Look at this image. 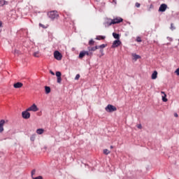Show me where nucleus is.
<instances>
[{
  "label": "nucleus",
  "mask_w": 179,
  "mask_h": 179,
  "mask_svg": "<svg viewBox=\"0 0 179 179\" xmlns=\"http://www.w3.org/2000/svg\"><path fill=\"white\" fill-rule=\"evenodd\" d=\"M3 125H5V120H0V133L2 134V131H3Z\"/></svg>",
  "instance_id": "9"
},
{
  "label": "nucleus",
  "mask_w": 179,
  "mask_h": 179,
  "mask_svg": "<svg viewBox=\"0 0 179 179\" xmlns=\"http://www.w3.org/2000/svg\"><path fill=\"white\" fill-rule=\"evenodd\" d=\"M104 24H105L106 27H108L109 26H111V24H113L111 23V21L110 22L108 21V22H105Z\"/></svg>",
  "instance_id": "21"
},
{
  "label": "nucleus",
  "mask_w": 179,
  "mask_h": 179,
  "mask_svg": "<svg viewBox=\"0 0 179 179\" xmlns=\"http://www.w3.org/2000/svg\"><path fill=\"white\" fill-rule=\"evenodd\" d=\"M34 57H36V58H38V57H40V52L36 51V52H34Z\"/></svg>",
  "instance_id": "22"
},
{
  "label": "nucleus",
  "mask_w": 179,
  "mask_h": 179,
  "mask_svg": "<svg viewBox=\"0 0 179 179\" xmlns=\"http://www.w3.org/2000/svg\"><path fill=\"white\" fill-rule=\"evenodd\" d=\"M103 154L104 155H110V150H108V149L103 150Z\"/></svg>",
  "instance_id": "27"
},
{
  "label": "nucleus",
  "mask_w": 179,
  "mask_h": 179,
  "mask_svg": "<svg viewBox=\"0 0 179 179\" xmlns=\"http://www.w3.org/2000/svg\"><path fill=\"white\" fill-rule=\"evenodd\" d=\"M119 45H121V41L120 40H115L112 45L113 48H115L117 47H119Z\"/></svg>",
  "instance_id": "8"
},
{
  "label": "nucleus",
  "mask_w": 179,
  "mask_h": 179,
  "mask_svg": "<svg viewBox=\"0 0 179 179\" xmlns=\"http://www.w3.org/2000/svg\"><path fill=\"white\" fill-rule=\"evenodd\" d=\"M88 50L90 52H93V51H96V50H99V47L97 45L92 48L89 47Z\"/></svg>",
  "instance_id": "12"
},
{
  "label": "nucleus",
  "mask_w": 179,
  "mask_h": 179,
  "mask_svg": "<svg viewBox=\"0 0 179 179\" xmlns=\"http://www.w3.org/2000/svg\"><path fill=\"white\" fill-rule=\"evenodd\" d=\"M79 78H80V75L77 74V75L76 76L75 80H78L79 79Z\"/></svg>",
  "instance_id": "34"
},
{
  "label": "nucleus",
  "mask_w": 179,
  "mask_h": 179,
  "mask_svg": "<svg viewBox=\"0 0 179 179\" xmlns=\"http://www.w3.org/2000/svg\"><path fill=\"white\" fill-rule=\"evenodd\" d=\"M138 128L139 129H141L142 128V125H141V124H138Z\"/></svg>",
  "instance_id": "39"
},
{
  "label": "nucleus",
  "mask_w": 179,
  "mask_h": 179,
  "mask_svg": "<svg viewBox=\"0 0 179 179\" xmlns=\"http://www.w3.org/2000/svg\"><path fill=\"white\" fill-rule=\"evenodd\" d=\"M48 16L51 19V20H55V19H58L59 17V14L57 10H53L48 13Z\"/></svg>",
  "instance_id": "1"
},
{
  "label": "nucleus",
  "mask_w": 179,
  "mask_h": 179,
  "mask_svg": "<svg viewBox=\"0 0 179 179\" xmlns=\"http://www.w3.org/2000/svg\"><path fill=\"white\" fill-rule=\"evenodd\" d=\"M23 86V83H17L13 85L15 89H20Z\"/></svg>",
  "instance_id": "10"
},
{
  "label": "nucleus",
  "mask_w": 179,
  "mask_h": 179,
  "mask_svg": "<svg viewBox=\"0 0 179 179\" xmlns=\"http://www.w3.org/2000/svg\"><path fill=\"white\" fill-rule=\"evenodd\" d=\"M61 75H62V73H61L60 71H57V72H56V76H57V78H61Z\"/></svg>",
  "instance_id": "30"
},
{
  "label": "nucleus",
  "mask_w": 179,
  "mask_h": 179,
  "mask_svg": "<svg viewBox=\"0 0 179 179\" xmlns=\"http://www.w3.org/2000/svg\"><path fill=\"white\" fill-rule=\"evenodd\" d=\"M98 48H106L107 47V45L106 44H102L101 45H97Z\"/></svg>",
  "instance_id": "26"
},
{
  "label": "nucleus",
  "mask_w": 179,
  "mask_h": 179,
  "mask_svg": "<svg viewBox=\"0 0 179 179\" xmlns=\"http://www.w3.org/2000/svg\"><path fill=\"white\" fill-rule=\"evenodd\" d=\"M100 52H103V50L101 49Z\"/></svg>",
  "instance_id": "44"
},
{
  "label": "nucleus",
  "mask_w": 179,
  "mask_h": 179,
  "mask_svg": "<svg viewBox=\"0 0 179 179\" xmlns=\"http://www.w3.org/2000/svg\"><path fill=\"white\" fill-rule=\"evenodd\" d=\"M14 55H19L20 54V51L17 50H15L13 52Z\"/></svg>",
  "instance_id": "24"
},
{
  "label": "nucleus",
  "mask_w": 179,
  "mask_h": 179,
  "mask_svg": "<svg viewBox=\"0 0 179 179\" xmlns=\"http://www.w3.org/2000/svg\"><path fill=\"white\" fill-rule=\"evenodd\" d=\"M85 55H86L85 51H82L80 52L78 57L80 58V59H82V58H83Z\"/></svg>",
  "instance_id": "18"
},
{
  "label": "nucleus",
  "mask_w": 179,
  "mask_h": 179,
  "mask_svg": "<svg viewBox=\"0 0 179 179\" xmlns=\"http://www.w3.org/2000/svg\"><path fill=\"white\" fill-rule=\"evenodd\" d=\"M45 92L46 94H49V93H51V88L48 86L45 87Z\"/></svg>",
  "instance_id": "13"
},
{
  "label": "nucleus",
  "mask_w": 179,
  "mask_h": 179,
  "mask_svg": "<svg viewBox=\"0 0 179 179\" xmlns=\"http://www.w3.org/2000/svg\"><path fill=\"white\" fill-rule=\"evenodd\" d=\"M162 95V101H164V103H166V101H168V99L166 98L167 96V95L166 94V93L164 92H161Z\"/></svg>",
  "instance_id": "11"
},
{
  "label": "nucleus",
  "mask_w": 179,
  "mask_h": 179,
  "mask_svg": "<svg viewBox=\"0 0 179 179\" xmlns=\"http://www.w3.org/2000/svg\"><path fill=\"white\" fill-rule=\"evenodd\" d=\"M36 134H38V135H43V134H44V129H38L36 130Z\"/></svg>",
  "instance_id": "15"
},
{
  "label": "nucleus",
  "mask_w": 179,
  "mask_h": 179,
  "mask_svg": "<svg viewBox=\"0 0 179 179\" xmlns=\"http://www.w3.org/2000/svg\"><path fill=\"white\" fill-rule=\"evenodd\" d=\"M175 73H176V75L178 76H179V68H178L176 71H175Z\"/></svg>",
  "instance_id": "33"
},
{
  "label": "nucleus",
  "mask_w": 179,
  "mask_h": 179,
  "mask_svg": "<svg viewBox=\"0 0 179 179\" xmlns=\"http://www.w3.org/2000/svg\"><path fill=\"white\" fill-rule=\"evenodd\" d=\"M124 20L121 17H116L113 20H111V23H113V24H117L118 23H121V22H122Z\"/></svg>",
  "instance_id": "6"
},
{
  "label": "nucleus",
  "mask_w": 179,
  "mask_h": 179,
  "mask_svg": "<svg viewBox=\"0 0 179 179\" xmlns=\"http://www.w3.org/2000/svg\"><path fill=\"white\" fill-rule=\"evenodd\" d=\"M166 9H167V4L162 3L159 6V12H166Z\"/></svg>",
  "instance_id": "7"
},
{
  "label": "nucleus",
  "mask_w": 179,
  "mask_h": 179,
  "mask_svg": "<svg viewBox=\"0 0 179 179\" xmlns=\"http://www.w3.org/2000/svg\"><path fill=\"white\" fill-rule=\"evenodd\" d=\"M166 38L167 40H169V41H173V38H170L168 36Z\"/></svg>",
  "instance_id": "38"
},
{
  "label": "nucleus",
  "mask_w": 179,
  "mask_h": 179,
  "mask_svg": "<svg viewBox=\"0 0 179 179\" xmlns=\"http://www.w3.org/2000/svg\"><path fill=\"white\" fill-rule=\"evenodd\" d=\"M50 73H51L52 75H55V73H54V72H52V71H50Z\"/></svg>",
  "instance_id": "42"
},
{
  "label": "nucleus",
  "mask_w": 179,
  "mask_h": 179,
  "mask_svg": "<svg viewBox=\"0 0 179 179\" xmlns=\"http://www.w3.org/2000/svg\"><path fill=\"white\" fill-rule=\"evenodd\" d=\"M171 30L173 31V30H176V27H174V24L171 23Z\"/></svg>",
  "instance_id": "28"
},
{
  "label": "nucleus",
  "mask_w": 179,
  "mask_h": 179,
  "mask_svg": "<svg viewBox=\"0 0 179 179\" xmlns=\"http://www.w3.org/2000/svg\"><path fill=\"white\" fill-rule=\"evenodd\" d=\"M35 140H36V134L31 135L30 137V141H31V142H34Z\"/></svg>",
  "instance_id": "23"
},
{
  "label": "nucleus",
  "mask_w": 179,
  "mask_h": 179,
  "mask_svg": "<svg viewBox=\"0 0 179 179\" xmlns=\"http://www.w3.org/2000/svg\"><path fill=\"white\" fill-rule=\"evenodd\" d=\"M133 59L137 61V59H139L141 57L138 55L136 54H132Z\"/></svg>",
  "instance_id": "16"
},
{
  "label": "nucleus",
  "mask_w": 179,
  "mask_h": 179,
  "mask_svg": "<svg viewBox=\"0 0 179 179\" xmlns=\"http://www.w3.org/2000/svg\"><path fill=\"white\" fill-rule=\"evenodd\" d=\"M178 41H179V39H178Z\"/></svg>",
  "instance_id": "47"
},
{
  "label": "nucleus",
  "mask_w": 179,
  "mask_h": 179,
  "mask_svg": "<svg viewBox=\"0 0 179 179\" xmlns=\"http://www.w3.org/2000/svg\"><path fill=\"white\" fill-rule=\"evenodd\" d=\"M22 117L24 120H29L30 118V113L27 109L25 111L22 112Z\"/></svg>",
  "instance_id": "4"
},
{
  "label": "nucleus",
  "mask_w": 179,
  "mask_h": 179,
  "mask_svg": "<svg viewBox=\"0 0 179 179\" xmlns=\"http://www.w3.org/2000/svg\"><path fill=\"white\" fill-rule=\"evenodd\" d=\"M27 110V111H33L34 113H36V111H38V108H37V105H36V103H34L32 106H31Z\"/></svg>",
  "instance_id": "5"
},
{
  "label": "nucleus",
  "mask_w": 179,
  "mask_h": 179,
  "mask_svg": "<svg viewBox=\"0 0 179 179\" xmlns=\"http://www.w3.org/2000/svg\"><path fill=\"white\" fill-rule=\"evenodd\" d=\"M135 6H136V8H141V3L136 2V3H135Z\"/></svg>",
  "instance_id": "32"
},
{
  "label": "nucleus",
  "mask_w": 179,
  "mask_h": 179,
  "mask_svg": "<svg viewBox=\"0 0 179 179\" xmlns=\"http://www.w3.org/2000/svg\"><path fill=\"white\" fill-rule=\"evenodd\" d=\"M113 36L114 38H115L116 40H120V34H116V33H113Z\"/></svg>",
  "instance_id": "19"
},
{
  "label": "nucleus",
  "mask_w": 179,
  "mask_h": 179,
  "mask_svg": "<svg viewBox=\"0 0 179 179\" xmlns=\"http://www.w3.org/2000/svg\"><path fill=\"white\" fill-rule=\"evenodd\" d=\"M105 110L107 113H114V111H117V107H115L111 104H108L105 108Z\"/></svg>",
  "instance_id": "2"
},
{
  "label": "nucleus",
  "mask_w": 179,
  "mask_h": 179,
  "mask_svg": "<svg viewBox=\"0 0 179 179\" xmlns=\"http://www.w3.org/2000/svg\"><path fill=\"white\" fill-rule=\"evenodd\" d=\"M34 174H36V169H34L31 171V177H33V176H34Z\"/></svg>",
  "instance_id": "35"
},
{
  "label": "nucleus",
  "mask_w": 179,
  "mask_h": 179,
  "mask_svg": "<svg viewBox=\"0 0 179 179\" xmlns=\"http://www.w3.org/2000/svg\"><path fill=\"white\" fill-rule=\"evenodd\" d=\"M32 178H33V179H43V176H38V177H36V178H33V177H32Z\"/></svg>",
  "instance_id": "36"
},
{
  "label": "nucleus",
  "mask_w": 179,
  "mask_h": 179,
  "mask_svg": "<svg viewBox=\"0 0 179 179\" xmlns=\"http://www.w3.org/2000/svg\"><path fill=\"white\" fill-rule=\"evenodd\" d=\"M62 82V78L61 77H57V83H61Z\"/></svg>",
  "instance_id": "31"
},
{
  "label": "nucleus",
  "mask_w": 179,
  "mask_h": 179,
  "mask_svg": "<svg viewBox=\"0 0 179 179\" xmlns=\"http://www.w3.org/2000/svg\"><path fill=\"white\" fill-rule=\"evenodd\" d=\"M113 2H115V3H117V1L116 0H113Z\"/></svg>",
  "instance_id": "43"
},
{
  "label": "nucleus",
  "mask_w": 179,
  "mask_h": 179,
  "mask_svg": "<svg viewBox=\"0 0 179 179\" xmlns=\"http://www.w3.org/2000/svg\"><path fill=\"white\" fill-rule=\"evenodd\" d=\"M40 26H43V24H40Z\"/></svg>",
  "instance_id": "46"
},
{
  "label": "nucleus",
  "mask_w": 179,
  "mask_h": 179,
  "mask_svg": "<svg viewBox=\"0 0 179 179\" xmlns=\"http://www.w3.org/2000/svg\"><path fill=\"white\" fill-rule=\"evenodd\" d=\"M104 38H106V36H99L96 38V40H104Z\"/></svg>",
  "instance_id": "25"
},
{
  "label": "nucleus",
  "mask_w": 179,
  "mask_h": 179,
  "mask_svg": "<svg viewBox=\"0 0 179 179\" xmlns=\"http://www.w3.org/2000/svg\"><path fill=\"white\" fill-rule=\"evenodd\" d=\"M85 55H87L88 57H92L93 52L90 51H85Z\"/></svg>",
  "instance_id": "20"
},
{
  "label": "nucleus",
  "mask_w": 179,
  "mask_h": 179,
  "mask_svg": "<svg viewBox=\"0 0 179 179\" xmlns=\"http://www.w3.org/2000/svg\"><path fill=\"white\" fill-rule=\"evenodd\" d=\"M54 57L57 61H61V59H62V55L58 50L55 51Z\"/></svg>",
  "instance_id": "3"
},
{
  "label": "nucleus",
  "mask_w": 179,
  "mask_h": 179,
  "mask_svg": "<svg viewBox=\"0 0 179 179\" xmlns=\"http://www.w3.org/2000/svg\"><path fill=\"white\" fill-rule=\"evenodd\" d=\"M89 45H94V41H93V39H91V40L89 41Z\"/></svg>",
  "instance_id": "29"
},
{
  "label": "nucleus",
  "mask_w": 179,
  "mask_h": 179,
  "mask_svg": "<svg viewBox=\"0 0 179 179\" xmlns=\"http://www.w3.org/2000/svg\"><path fill=\"white\" fill-rule=\"evenodd\" d=\"M0 27H2V22L0 21Z\"/></svg>",
  "instance_id": "40"
},
{
  "label": "nucleus",
  "mask_w": 179,
  "mask_h": 179,
  "mask_svg": "<svg viewBox=\"0 0 179 179\" xmlns=\"http://www.w3.org/2000/svg\"><path fill=\"white\" fill-rule=\"evenodd\" d=\"M1 6H3L4 5H8V1L5 0H0Z\"/></svg>",
  "instance_id": "17"
},
{
  "label": "nucleus",
  "mask_w": 179,
  "mask_h": 179,
  "mask_svg": "<svg viewBox=\"0 0 179 179\" xmlns=\"http://www.w3.org/2000/svg\"><path fill=\"white\" fill-rule=\"evenodd\" d=\"M136 41H138V43H141V41H142L140 37H138Z\"/></svg>",
  "instance_id": "37"
},
{
  "label": "nucleus",
  "mask_w": 179,
  "mask_h": 179,
  "mask_svg": "<svg viewBox=\"0 0 179 179\" xmlns=\"http://www.w3.org/2000/svg\"><path fill=\"white\" fill-rule=\"evenodd\" d=\"M174 116H175V117H178V115L177 113H175V114H174Z\"/></svg>",
  "instance_id": "41"
},
{
  "label": "nucleus",
  "mask_w": 179,
  "mask_h": 179,
  "mask_svg": "<svg viewBox=\"0 0 179 179\" xmlns=\"http://www.w3.org/2000/svg\"><path fill=\"white\" fill-rule=\"evenodd\" d=\"M152 80L157 79V71H154L151 76Z\"/></svg>",
  "instance_id": "14"
},
{
  "label": "nucleus",
  "mask_w": 179,
  "mask_h": 179,
  "mask_svg": "<svg viewBox=\"0 0 179 179\" xmlns=\"http://www.w3.org/2000/svg\"><path fill=\"white\" fill-rule=\"evenodd\" d=\"M113 145H111V146H110V149H113Z\"/></svg>",
  "instance_id": "45"
}]
</instances>
